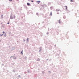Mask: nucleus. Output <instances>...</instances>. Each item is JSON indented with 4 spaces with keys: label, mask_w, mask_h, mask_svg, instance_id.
<instances>
[{
    "label": "nucleus",
    "mask_w": 79,
    "mask_h": 79,
    "mask_svg": "<svg viewBox=\"0 0 79 79\" xmlns=\"http://www.w3.org/2000/svg\"><path fill=\"white\" fill-rule=\"evenodd\" d=\"M3 34H2V35L0 34V36L1 37H2V36H3Z\"/></svg>",
    "instance_id": "obj_3"
},
{
    "label": "nucleus",
    "mask_w": 79,
    "mask_h": 79,
    "mask_svg": "<svg viewBox=\"0 0 79 79\" xmlns=\"http://www.w3.org/2000/svg\"><path fill=\"white\" fill-rule=\"evenodd\" d=\"M3 34H5V32H4V31H3Z\"/></svg>",
    "instance_id": "obj_9"
},
{
    "label": "nucleus",
    "mask_w": 79,
    "mask_h": 79,
    "mask_svg": "<svg viewBox=\"0 0 79 79\" xmlns=\"http://www.w3.org/2000/svg\"><path fill=\"white\" fill-rule=\"evenodd\" d=\"M51 15H52V13H51Z\"/></svg>",
    "instance_id": "obj_13"
},
{
    "label": "nucleus",
    "mask_w": 79,
    "mask_h": 79,
    "mask_svg": "<svg viewBox=\"0 0 79 79\" xmlns=\"http://www.w3.org/2000/svg\"><path fill=\"white\" fill-rule=\"evenodd\" d=\"M27 5H28V6H29V5H30V4L29 3H27Z\"/></svg>",
    "instance_id": "obj_2"
},
{
    "label": "nucleus",
    "mask_w": 79,
    "mask_h": 79,
    "mask_svg": "<svg viewBox=\"0 0 79 79\" xmlns=\"http://www.w3.org/2000/svg\"><path fill=\"white\" fill-rule=\"evenodd\" d=\"M2 16H3V15H2Z\"/></svg>",
    "instance_id": "obj_12"
},
{
    "label": "nucleus",
    "mask_w": 79,
    "mask_h": 79,
    "mask_svg": "<svg viewBox=\"0 0 79 79\" xmlns=\"http://www.w3.org/2000/svg\"><path fill=\"white\" fill-rule=\"evenodd\" d=\"M31 2H34L33 1H31Z\"/></svg>",
    "instance_id": "obj_10"
},
{
    "label": "nucleus",
    "mask_w": 79,
    "mask_h": 79,
    "mask_svg": "<svg viewBox=\"0 0 79 79\" xmlns=\"http://www.w3.org/2000/svg\"><path fill=\"white\" fill-rule=\"evenodd\" d=\"M27 41H28V40H29V38H27Z\"/></svg>",
    "instance_id": "obj_5"
},
{
    "label": "nucleus",
    "mask_w": 79,
    "mask_h": 79,
    "mask_svg": "<svg viewBox=\"0 0 79 79\" xmlns=\"http://www.w3.org/2000/svg\"><path fill=\"white\" fill-rule=\"evenodd\" d=\"M71 2H73V0H71Z\"/></svg>",
    "instance_id": "obj_11"
},
{
    "label": "nucleus",
    "mask_w": 79,
    "mask_h": 79,
    "mask_svg": "<svg viewBox=\"0 0 79 79\" xmlns=\"http://www.w3.org/2000/svg\"><path fill=\"white\" fill-rule=\"evenodd\" d=\"M9 1H11H11H12V0H9Z\"/></svg>",
    "instance_id": "obj_8"
},
{
    "label": "nucleus",
    "mask_w": 79,
    "mask_h": 79,
    "mask_svg": "<svg viewBox=\"0 0 79 79\" xmlns=\"http://www.w3.org/2000/svg\"><path fill=\"white\" fill-rule=\"evenodd\" d=\"M10 22H9L8 23H7V24H9Z\"/></svg>",
    "instance_id": "obj_7"
},
{
    "label": "nucleus",
    "mask_w": 79,
    "mask_h": 79,
    "mask_svg": "<svg viewBox=\"0 0 79 79\" xmlns=\"http://www.w3.org/2000/svg\"><path fill=\"white\" fill-rule=\"evenodd\" d=\"M37 3L38 4H39L40 3V1H36Z\"/></svg>",
    "instance_id": "obj_1"
},
{
    "label": "nucleus",
    "mask_w": 79,
    "mask_h": 79,
    "mask_svg": "<svg viewBox=\"0 0 79 79\" xmlns=\"http://www.w3.org/2000/svg\"><path fill=\"white\" fill-rule=\"evenodd\" d=\"M21 53H22V55H23V51H21Z\"/></svg>",
    "instance_id": "obj_6"
},
{
    "label": "nucleus",
    "mask_w": 79,
    "mask_h": 79,
    "mask_svg": "<svg viewBox=\"0 0 79 79\" xmlns=\"http://www.w3.org/2000/svg\"><path fill=\"white\" fill-rule=\"evenodd\" d=\"M59 24H60V23H60V20H59Z\"/></svg>",
    "instance_id": "obj_4"
}]
</instances>
